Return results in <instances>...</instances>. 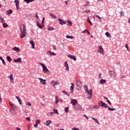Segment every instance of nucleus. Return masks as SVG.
I'll return each instance as SVG.
<instances>
[{"mask_svg": "<svg viewBox=\"0 0 130 130\" xmlns=\"http://www.w3.org/2000/svg\"><path fill=\"white\" fill-rule=\"evenodd\" d=\"M20 32H21L20 35V38H24L26 36V26H25V24H21L20 25Z\"/></svg>", "mask_w": 130, "mask_h": 130, "instance_id": "nucleus-1", "label": "nucleus"}, {"mask_svg": "<svg viewBox=\"0 0 130 130\" xmlns=\"http://www.w3.org/2000/svg\"><path fill=\"white\" fill-rule=\"evenodd\" d=\"M84 89L86 93L88 95H90V96H92L93 94H92V89L90 90L89 91L88 90V85H85L84 86Z\"/></svg>", "mask_w": 130, "mask_h": 130, "instance_id": "nucleus-2", "label": "nucleus"}, {"mask_svg": "<svg viewBox=\"0 0 130 130\" xmlns=\"http://www.w3.org/2000/svg\"><path fill=\"white\" fill-rule=\"evenodd\" d=\"M98 104L101 107H105V108H107L108 107V106H107V105H106V104L104 103L102 101H101L100 102H99Z\"/></svg>", "mask_w": 130, "mask_h": 130, "instance_id": "nucleus-3", "label": "nucleus"}, {"mask_svg": "<svg viewBox=\"0 0 130 130\" xmlns=\"http://www.w3.org/2000/svg\"><path fill=\"white\" fill-rule=\"evenodd\" d=\"M109 75H111L112 78H116V73L113 71H110L109 72Z\"/></svg>", "mask_w": 130, "mask_h": 130, "instance_id": "nucleus-4", "label": "nucleus"}, {"mask_svg": "<svg viewBox=\"0 0 130 130\" xmlns=\"http://www.w3.org/2000/svg\"><path fill=\"white\" fill-rule=\"evenodd\" d=\"M39 80H40V83L42 85H46V80L43 79L41 78H39Z\"/></svg>", "mask_w": 130, "mask_h": 130, "instance_id": "nucleus-5", "label": "nucleus"}, {"mask_svg": "<svg viewBox=\"0 0 130 130\" xmlns=\"http://www.w3.org/2000/svg\"><path fill=\"white\" fill-rule=\"evenodd\" d=\"M98 52L100 53L103 54V55H104V53H103V48H102V46L100 45L99 46Z\"/></svg>", "mask_w": 130, "mask_h": 130, "instance_id": "nucleus-6", "label": "nucleus"}, {"mask_svg": "<svg viewBox=\"0 0 130 130\" xmlns=\"http://www.w3.org/2000/svg\"><path fill=\"white\" fill-rule=\"evenodd\" d=\"M58 21H59L60 25H63L67 24V21H64L63 20H62L60 18L58 19Z\"/></svg>", "mask_w": 130, "mask_h": 130, "instance_id": "nucleus-7", "label": "nucleus"}, {"mask_svg": "<svg viewBox=\"0 0 130 130\" xmlns=\"http://www.w3.org/2000/svg\"><path fill=\"white\" fill-rule=\"evenodd\" d=\"M52 121H51V120H48L46 121V122H45L44 124L45 125H46L47 126H49V125H50V124H51Z\"/></svg>", "mask_w": 130, "mask_h": 130, "instance_id": "nucleus-8", "label": "nucleus"}, {"mask_svg": "<svg viewBox=\"0 0 130 130\" xmlns=\"http://www.w3.org/2000/svg\"><path fill=\"white\" fill-rule=\"evenodd\" d=\"M14 3L15 4L16 10H17V11H18V10H19V2L18 0H15Z\"/></svg>", "mask_w": 130, "mask_h": 130, "instance_id": "nucleus-9", "label": "nucleus"}, {"mask_svg": "<svg viewBox=\"0 0 130 130\" xmlns=\"http://www.w3.org/2000/svg\"><path fill=\"white\" fill-rule=\"evenodd\" d=\"M64 64V67H66V68L65 70L66 71H68V72H70V70H69L70 68L69 67V64H68V62L65 61Z\"/></svg>", "mask_w": 130, "mask_h": 130, "instance_id": "nucleus-10", "label": "nucleus"}, {"mask_svg": "<svg viewBox=\"0 0 130 130\" xmlns=\"http://www.w3.org/2000/svg\"><path fill=\"white\" fill-rule=\"evenodd\" d=\"M77 103H78L77 100H71V104H72L73 106H75Z\"/></svg>", "mask_w": 130, "mask_h": 130, "instance_id": "nucleus-11", "label": "nucleus"}, {"mask_svg": "<svg viewBox=\"0 0 130 130\" xmlns=\"http://www.w3.org/2000/svg\"><path fill=\"white\" fill-rule=\"evenodd\" d=\"M43 72H44V73H48V72H49V70H48V69H47V68L46 67V66H43Z\"/></svg>", "mask_w": 130, "mask_h": 130, "instance_id": "nucleus-12", "label": "nucleus"}, {"mask_svg": "<svg viewBox=\"0 0 130 130\" xmlns=\"http://www.w3.org/2000/svg\"><path fill=\"white\" fill-rule=\"evenodd\" d=\"M77 88H79L80 89V88H82V82H81V81H78L77 82Z\"/></svg>", "mask_w": 130, "mask_h": 130, "instance_id": "nucleus-13", "label": "nucleus"}, {"mask_svg": "<svg viewBox=\"0 0 130 130\" xmlns=\"http://www.w3.org/2000/svg\"><path fill=\"white\" fill-rule=\"evenodd\" d=\"M9 104L11 106L12 108H13V109H17V106H16V105L13 104V103L12 102H10Z\"/></svg>", "mask_w": 130, "mask_h": 130, "instance_id": "nucleus-14", "label": "nucleus"}, {"mask_svg": "<svg viewBox=\"0 0 130 130\" xmlns=\"http://www.w3.org/2000/svg\"><path fill=\"white\" fill-rule=\"evenodd\" d=\"M68 57H70L71 59H73V60H74L75 61L77 60V58H76V56H75L70 55H68Z\"/></svg>", "mask_w": 130, "mask_h": 130, "instance_id": "nucleus-15", "label": "nucleus"}, {"mask_svg": "<svg viewBox=\"0 0 130 130\" xmlns=\"http://www.w3.org/2000/svg\"><path fill=\"white\" fill-rule=\"evenodd\" d=\"M14 61L15 62H19V63H21V62H22V58H18L17 59H14Z\"/></svg>", "mask_w": 130, "mask_h": 130, "instance_id": "nucleus-16", "label": "nucleus"}, {"mask_svg": "<svg viewBox=\"0 0 130 130\" xmlns=\"http://www.w3.org/2000/svg\"><path fill=\"white\" fill-rule=\"evenodd\" d=\"M37 25L39 28H40V29H42V27L44 26V24H41V23H39V22L38 21L37 22Z\"/></svg>", "mask_w": 130, "mask_h": 130, "instance_id": "nucleus-17", "label": "nucleus"}, {"mask_svg": "<svg viewBox=\"0 0 130 130\" xmlns=\"http://www.w3.org/2000/svg\"><path fill=\"white\" fill-rule=\"evenodd\" d=\"M16 99H17L19 104L20 105H22V100H21V98H20V97H19L18 96H16Z\"/></svg>", "mask_w": 130, "mask_h": 130, "instance_id": "nucleus-18", "label": "nucleus"}, {"mask_svg": "<svg viewBox=\"0 0 130 130\" xmlns=\"http://www.w3.org/2000/svg\"><path fill=\"white\" fill-rule=\"evenodd\" d=\"M70 91L72 94L74 93V83L71 84V86L70 87Z\"/></svg>", "mask_w": 130, "mask_h": 130, "instance_id": "nucleus-19", "label": "nucleus"}, {"mask_svg": "<svg viewBox=\"0 0 130 130\" xmlns=\"http://www.w3.org/2000/svg\"><path fill=\"white\" fill-rule=\"evenodd\" d=\"M57 85H59V82H58V81H55L53 85L54 89H56V87H55V86H57Z\"/></svg>", "mask_w": 130, "mask_h": 130, "instance_id": "nucleus-20", "label": "nucleus"}, {"mask_svg": "<svg viewBox=\"0 0 130 130\" xmlns=\"http://www.w3.org/2000/svg\"><path fill=\"white\" fill-rule=\"evenodd\" d=\"M13 50H14V51H16V52H19V51H20V48L17 47H15L14 48H13Z\"/></svg>", "mask_w": 130, "mask_h": 130, "instance_id": "nucleus-21", "label": "nucleus"}, {"mask_svg": "<svg viewBox=\"0 0 130 130\" xmlns=\"http://www.w3.org/2000/svg\"><path fill=\"white\" fill-rule=\"evenodd\" d=\"M100 83V84H105V83H106V80L102 79H101Z\"/></svg>", "mask_w": 130, "mask_h": 130, "instance_id": "nucleus-22", "label": "nucleus"}, {"mask_svg": "<svg viewBox=\"0 0 130 130\" xmlns=\"http://www.w3.org/2000/svg\"><path fill=\"white\" fill-rule=\"evenodd\" d=\"M12 13H13V10L10 9L7 11L6 14L9 15V16H10V15H11V14H12Z\"/></svg>", "mask_w": 130, "mask_h": 130, "instance_id": "nucleus-23", "label": "nucleus"}, {"mask_svg": "<svg viewBox=\"0 0 130 130\" xmlns=\"http://www.w3.org/2000/svg\"><path fill=\"white\" fill-rule=\"evenodd\" d=\"M6 58H7V61H8V62H11V61H12V58H11V57L10 56H7Z\"/></svg>", "mask_w": 130, "mask_h": 130, "instance_id": "nucleus-24", "label": "nucleus"}, {"mask_svg": "<svg viewBox=\"0 0 130 130\" xmlns=\"http://www.w3.org/2000/svg\"><path fill=\"white\" fill-rule=\"evenodd\" d=\"M50 17H52L53 19H57V17L55 15H53L52 13H49Z\"/></svg>", "mask_w": 130, "mask_h": 130, "instance_id": "nucleus-25", "label": "nucleus"}, {"mask_svg": "<svg viewBox=\"0 0 130 130\" xmlns=\"http://www.w3.org/2000/svg\"><path fill=\"white\" fill-rule=\"evenodd\" d=\"M66 38H68L69 39H74V37L73 36L67 35L66 36Z\"/></svg>", "mask_w": 130, "mask_h": 130, "instance_id": "nucleus-26", "label": "nucleus"}, {"mask_svg": "<svg viewBox=\"0 0 130 130\" xmlns=\"http://www.w3.org/2000/svg\"><path fill=\"white\" fill-rule=\"evenodd\" d=\"M105 35H106L107 37H109V38H111V36L110 35V34H109V32H106L105 33Z\"/></svg>", "mask_w": 130, "mask_h": 130, "instance_id": "nucleus-27", "label": "nucleus"}, {"mask_svg": "<svg viewBox=\"0 0 130 130\" xmlns=\"http://www.w3.org/2000/svg\"><path fill=\"white\" fill-rule=\"evenodd\" d=\"M107 108H108V110H111V111H114L116 110V109H114V108H111L110 107L108 106Z\"/></svg>", "mask_w": 130, "mask_h": 130, "instance_id": "nucleus-28", "label": "nucleus"}, {"mask_svg": "<svg viewBox=\"0 0 130 130\" xmlns=\"http://www.w3.org/2000/svg\"><path fill=\"white\" fill-rule=\"evenodd\" d=\"M3 26L4 28H7V27H9V25L6 22H5L3 24Z\"/></svg>", "mask_w": 130, "mask_h": 130, "instance_id": "nucleus-29", "label": "nucleus"}, {"mask_svg": "<svg viewBox=\"0 0 130 130\" xmlns=\"http://www.w3.org/2000/svg\"><path fill=\"white\" fill-rule=\"evenodd\" d=\"M92 119H93V120H94L95 122H96V123H98V124H99V121H98V119H95L94 117H92Z\"/></svg>", "mask_w": 130, "mask_h": 130, "instance_id": "nucleus-30", "label": "nucleus"}, {"mask_svg": "<svg viewBox=\"0 0 130 130\" xmlns=\"http://www.w3.org/2000/svg\"><path fill=\"white\" fill-rule=\"evenodd\" d=\"M9 78L10 79V81H14V78L13 77V74H11L9 76Z\"/></svg>", "mask_w": 130, "mask_h": 130, "instance_id": "nucleus-31", "label": "nucleus"}, {"mask_svg": "<svg viewBox=\"0 0 130 130\" xmlns=\"http://www.w3.org/2000/svg\"><path fill=\"white\" fill-rule=\"evenodd\" d=\"M87 22H88L89 24H90V26H92V22L90 21V18H89V17L87 18Z\"/></svg>", "mask_w": 130, "mask_h": 130, "instance_id": "nucleus-32", "label": "nucleus"}, {"mask_svg": "<svg viewBox=\"0 0 130 130\" xmlns=\"http://www.w3.org/2000/svg\"><path fill=\"white\" fill-rule=\"evenodd\" d=\"M67 23H68V25L72 26V21H71V20H67Z\"/></svg>", "mask_w": 130, "mask_h": 130, "instance_id": "nucleus-33", "label": "nucleus"}, {"mask_svg": "<svg viewBox=\"0 0 130 130\" xmlns=\"http://www.w3.org/2000/svg\"><path fill=\"white\" fill-rule=\"evenodd\" d=\"M64 111L66 113H68V112H69V107H66L64 108Z\"/></svg>", "mask_w": 130, "mask_h": 130, "instance_id": "nucleus-34", "label": "nucleus"}, {"mask_svg": "<svg viewBox=\"0 0 130 130\" xmlns=\"http://www.w3.org/2000/svg\"><path fill=\"white\" fill-rule=\"evenodd\" d=\"M48 52L51 54V55H56L55 53H53L50 51H49Z\"/></svg>", "mask_w": 130, "mask_h": 130, "instance_id": "nucleus-35", "label": "nucleus"}, {"mask_svg": "<svg viewBox=\"0 0 130 130\" xmlns=\"http://www.w3.org/2000/svg\"><path fill=\"white\" fill-rule=\"evenodd\" d=\"M0 20H1V23H5V19L3 18V17H0Z\"/></svg>", "mask_w": 130, "mask_h": 130, "instance_id": "nucleus-36", "label": "nucleus"}, {"mask_svg": "<svg viewBox=\"0 0 130 130\" xmlns=\"http://www.w3.org/2000/svg\"><path fill=\"white\" fill-rule=\"evenodd\" d=\"M54 80H52L51 82H50V85L51 86H52L53 87V85H54Z\"/></svg>", "mask_w": 130, "mask_h": 130, "instance_id": "nucleus-37", "label": "nucleus"}, {"mask_svg": "<svg viewBox=\"0 0 130 130\" xmlns=\"http://www.w3.org/2000/svg\"><path fill=\"white\" fill-rule=\"evenodd\" d=\"M62 92V93L67 95L68 97H70V95H69V94H68V93L66 91L63 90Z\"/></svg>", "mask_w": 130, "mask_h": 130, "instance_id": "nucleus-38", "label": "nucleus"}, {"mask_svg": "<svg viewBox=\"0 0 130 130\" xmlns=\"http://www.w3.org/2000/svg\"><path fill=\"white\" fill-rule=\"evenodd\" d=\"M48 31H52V30H54L53 27H49L48 28Z\"/></svg>", "mask_w": 130, "mask_h": 130, "instance_id": "nucleus-39", "label": "nucleus"}, {"mask_svg": "<svg viewBox=\"0 0 130 130\" xmlns=\"http://www.w3.org/2000/svg\"><path fill=\"white\" fill-rule=\"evenodd\" d=\"M10 111H11V114H12L13 115H14L15 114V110H10Z\"/></svg>", "mask_w": 130, "mask_h": 130, "instance_id": "nucleus-40", "label": "nucleus"}, {"mask_svg": "<svg viewBox=\"0 0 130 130\" xmlns=\"http://www.w3.org/2000/svg\"><path fill=\"white\" fill-rule=\"evenodd\" d=\"M96 18H97L98 19H99V20H100V22H101V17H100V16H99V15H95Z\"/></svg>", "mask_w": 130, "mask_h": 130, "instance_id": "nucleus-41", "label": "nucleus"}, {"mask_svg": "<svg viewBox=\"0 0 130 130\" xmlns=\"http://www.w3.org/2000/svg\"><path fill=\"white\" fill-rule=\"evenodd\" d=\"M125 47L126 48V49H127V50L128 51H129V50L128 49V45L127 44H126L125 45Z\"/></svg>", "mask_w": 130, "mask_h": 130, "instance_id": "nucleus-42", "label": "nucleus"}, {"mask_svg": "<svg viewBox=\"0 0 130 130\" xmlns=\"http://www.w3.org/2000/svg\"><path fill=\"white\" fill-rule=\"evenodd\" d=\"M88 32V29H86L82 31V34L87 33Z\"/></svg>", "mask_w": 130, "mask_h": 130, "instance_id": "nucleus-43", "label": "nucleus"}, {"mask_svg": "<svg viewBox=\"0 0 130 130\" xmlns=\"http://www.w3.org/2000/svg\"><path fill=\"white\" fill-rule=\"evenodd\" d=\"M120 14L121 16H124V12H123V11H121L120 12Z\"/></svg>", "mask_w": 130, "mask_h": 130, "instance_id": "nucleus-44", "label": "nucleus"}, {"mask_svg": "<svg viewBox=\"0 0 130 130\" xmlns=\"http://www.w3.org/2000/svg\"><path fill=\"white\" fill-rule=\"evenodd\" d=\"M36 122L37 124H39V123H40V120H37Z\"/></svg>", "mask_w": 130, "mask_h": 130, "instance_id": "nucleus-45", "label": "nucleus"}, {"mask_svg": "<svg viewBox=\"0 0 130 130\" xmlns=\"http://www.w3.org/2000/svg\"><path fill=\"white\" fill-rule=\"evenodd\" d=\"M26 105H27V106H31V104L29 102H26Z\"/></svg>", "mask_w": 130, "mask_h": 130, "instance_id": "nucleus-46", "label": "nucleus"}, {"mask_svg": "<svg viewBox=\"0 0 130 130\" xmlns=\"http://www.w3.org/2000/svg\"><path fill=\"white\" fill-rule=\"evenodd\" d=\"M23 1L27 4H29L30 3V0H23Z\"/></svg>", "mask_w": 130, "mask_h": 130, "instance_id": "nucleus-47", "label": "nucleus"}, {"mask_svg": "<svg viewBox=\"0 0 130 130\" xmlns=\"http://www.w3.org/2000/svg\"><path fill=\"white\" fill-rule=\"evenodd\" d=\"M53 111L56 114H58V112L57 110H54Z\"/></svg>", "mask_w": 130, "mask_h": 130, "instance_id": "nucleus-48", "label": "nucleus"}, {"mask_svg": "<svg viewBox=\"0 0 130 130\" xmlns=\"http://www.w3.org/2000/svg\"><path fill=\"white\" fill-rule=\"evenodd\" d=\"M2 61L3 63V64H4V66H6V62L5 61V60L4 59L3 60H2Z\"/></svg>", "mask_w": 130, "mask_h": 130, "instance_id": "nucleus-49", "label": "nucleus"}, {"mask_svg": "<svg viewBox=\"0 0 130 130\" xmlns=\"http://www.w3.org/2000/svg\"><path fill=\"white\" fill-rule=\"evenodd\" d=\"M55 99H56V104H57V103H58L59 101H57V96L55 97Z\"/></svg>", "mask_w": 130, "mask_h": 130, "instance_id": "nucleus-50", "label": "nucleus"}, {"mask_svg": "<svg viewBox=\"0 0 130 130\" xmlns=\"http://www.w3.org/2000/svg\"><path fill=\"white\" fill-rule=\"evenodd\" d=\"M107 102H108V103H109V105H111V103L110 102V101L107 100Z\"/></svg>", "mask_w": 130, "mask_h": 130, "instance_id": "nucleus-51", "label": "nucleus"}, {"mask_svg": "<svg viewBox=\"0 0 130 130\" xmlns=\"http://www.w3.org/2000/svg\"><path fill=\"white\" fill-rule=\"evenodd\" d=\"M35 44H34V45H31V47L32 48V49H35Z\"/></svg>", "mask_w": 130, "mask_h": 130, "instance_id": "nucleus-52", "label": "nucleus"}, {"mask_svg": "<svg viewBox=\"0 0 130 130\" xmlns=\"http://www.w3.org/2000/svg\"><path fill=\"white\" fill-rule=\"evenodd\" d=\"M30 44L31 45H33L34 44V42H33V41H30Z\"/></svg>", "mask_w": 130, "mask_h": 130, "instance_id": "nucleus-53", "label": "nucleus"}, {"mask_svg": "<svg viewBox=\"0 0 130 130\" xmlns=\"http://www.w3.org/2000/svg\"><path fill=\"white\" fill-rule=\"evenodd\" d=\"M53 49L54 50H56V46H53Z\"/></svg>", "mask_w": 130, "mask_h": 130, "instance_id": "nucleus-54", "label": "nucleus"}, {"mask_svg": "<svg viewBox=\"0 0 130 130\" xmlns=\"http://www.w3.org/2000/svg\"><path fill=\"white\" fill-rule=\"evenodd\" d=\"M83 116L85 117V118H87V119H89V117H88L86 115H84Z\"/></svg>", "mask_w": 130, "mask_h": 130, "instance_id": "nucleus-55", "label": "nucleus"}, {"mask_svg": "<svg viewBox=\"0 0 130 130\" xmlns=\"http://www.w3.org/2000/svg\"><path fill=\"white\" fill-rule=\"evenodd\" d=\"M26 119L28 121H29L30 120V117H28L26 118Z\"/></svg>", "mask_w": 130, "mask_h": 130, "instance_id": "nucleus-56", "label": "nucleus"}, {"mask_svg": "<svg viewBox=\"0 0 130 130\" xmlns=\"http://www.w3.org/2000/svg\"><path fill=\"white\" fill-rule=\"evenodd\" d=\"M72 130H79V128L74 127L73 128Z\"/></svg>", "mask_w": 130, "mask_h": 130, "instance_id": "nucleus-57", "label": "nucleus"}, {"mask_svg": "<svg viewBox=\"0 0 130 130\" xmlns=\"http://www.w3.org/2000/svg\"><path fill=\"white\" fill-rule=\"evenodd\" d=\"M40 64L42 67V68L45 66L42 63H40Z\"/></svg>", "mask_w": 130, "mask_h": 130, "instance_id": "nucleus-58", "label": "nucleus"}, {"mask_svg": "<svg viewBox=\"0 0 130 130\" xmlns=\"http://www.w3.org/2000/svg\"><path fill=\"white\" fill-rule=\"evenodd\" d=\"M85 13H90V10H85V11H84Z\"/></svg>", "mask_w": 130, "mask_h": 130, "instance_id": "nucleus-59", "label": "nucleus"}, {"mask_svg": "<svg viewBox=\"0 0 130 130\" xmlns=\"http://www.w3.org/2000/svg\"><path fill=\"white\" fill-rule=\"evenodd\" d=\"M35 17L37 18V19H39V16H38V15H36Z\"/></svg>", "mask_w": 130, "mask_h": 130, "instance_id": "nucleus-60", "label": "nucleus"}, {"mask_svg": "<svg viewBox=\"0 0 130 130\" xmlns=\"http://www.w3.org/2000/svg\"><path fill=\"white\" fill-rule=\"evenodd\" d=\"M87 98L88 99H91V98H92V96L90 95H89V96L88 97H87Z\"/></svg>", "mask_w": 130, "mask_h": 130, "instance_id": "nucleus-61", "label": "nucleus"}, {"mask_svg": "<svg viewBox=\"0 0 130 130\" xmlns=\"http://www.w3.org/2000/svg\"><path fill=\"white\" fill-rule=\"evenodd\" d=\"M42 25H44V20L42 21Z\"/></svg>", "mask_w": 130, "mask_h": 130, "instance_id": "nucleus-62", "label": "nucleus"}, {"mask_svg": "<svg viewBox=\"0 0 130 130\" xmlns=\"http://www.w3.org/2000/svg\"><path fill=\"white\" fill-rule=\"evenodd\" d=\"M16 130H21V128L17 127H16Z\"/></svg>", "mask_w": 130, "mask_h": 130, "instance_id": "nucleus-63", "label": "nucleus"}, {"mask_svg": "<svg viewBox=\"0 0 130 130\" xmlns=\"http://www.w3.org/2000/svg\"><path fill=\"white\" fill-rule=\"evenodd\" d=\"M128 23H130V18L128 20Z\"/></svg>", "mask_w": 130, "mask_h": 130, "instance_id": "nucleus-64", "label": "nucleus"}]
</instances>
